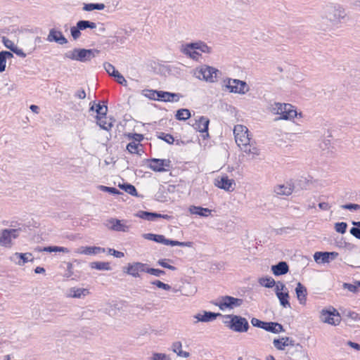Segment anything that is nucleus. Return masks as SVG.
Returning a JSON list of instances; mask_svg holds the SVG:
<instances>
[{
	"label": "nucleus",
	"mask_w": 360,
	"mask_h": 360,
	"mask_svg": "<svg viewBox=\"0 0 360 360\" xmlns=\"http://www.w3.org/2000/svg\"><path fill=\"white\" fill-rule=\"evenodd\" d=\"M248 132V129L245 126L236 125L233 129L236 143L244 153L252 154L253 157L259 155V149L253 146Z\"/></svg>",
	"instance_id": "nucleus-1"
},
{
	"label": "nucleus",
	"mask_w": 360,
	"mask_h": 360,
	"mask_svg": "<svg viewBox=\"0 0 360 360\" xmlns=\"http://www.w3.org/2000/svg\"><path fill=\"white\" fill-rule=\"evenodd\" d=\"M324 13L326 18L334 25L342 23L349 20L345 8L340 4H328L325 7Z\"/></svg>",
	"instance_id": "nucleus-2"
},
{
	"label": "nucleus",
	"mask_w": 360,
	"mask_h": 360,
	"mask_svg": "<svg viewBox=\"0 0 360 360\" xmlns=\"http://www.w3.org/2000/svg\"><path fill=\"white\" fill-rule=\"evenodd\" d=\"M270 110L273 114L280 115L275 120H292L297 115V112L294 106L289 103H274L270 107Z\"/></svg>",
	"instance_id": "nucleus-3"
},
{
	"label": "nucleus",
	"mask_w": 360,
	"mask_h": 360,
	"mask_svg": "<svg viewBox=\"0 0 360 360\" xmlns=\"http://www.w3.org/2000/svg\"><path fill=\"white\" fill-rule=\"evenodd\" d=\"M226 319H229V321H225L224 323L231 330L238 333L247 332L249 329V323L248 320L238 315L229 314L225 316Z\"/></svg>",
	"instance_id": "nucleus-4"
},
{
	"label": "nucleus",
	"mask_w": 360,
	"mask_h": 360,
	"mask_svg": "<svg viewBox=\"0 0 360 360\" xmlns=\"http://www.w3.org/2000/svg\"><path fill=\"white\" fill-rule=\"evenodd\" d=\"M220 72L219 70L208 65H202L194 72V76L207 82H215Z\"/></svg>",
	"instance_id": "nucleus-5"
},
{
	"label": "nucleus",
	"mask_w": 360,
	"mask_h": 360,
	"mask_svg": "<svg viewBox=\"0 0 360 360\" xmlns=\"http://www.w3.org/2000/svg\"><path fill=\"white\" fill-rule=\"evenodd\" d=\"M229 92L239 94H245L249 91L247 83L236 79L227 78L224 80V85Z\"/></svg>",
	"instance_id": "nucleus-6"
},
{
	"label": "nucleus",
	"mask_w": 360,
	"mask_h": 360,
	"mask_svg": "<svg viewBox=\"0 0 360 360\" xmlns=\"http://www.w3.org/2000/svg\"><path fill=\"white\" fill-rule=\"evenodd\" d=\"M243 302L242 299L226 295L219 297L213 304L217 306L221 311H225L226 309L231 310L240 307L242 305Z\"/></svg>",
	"instance_id": "nucleus-7"
},
{
	"label": "nucleus",
	"mask_w": 360,
	"mask_h": 360,
	"mask_svg": "<svg viewBox=\"0 0 360 360\" xmlns=\"http://www.w3.org/2000/svg\"><path fill=\"white\" fill-rule=\"evenodd\" d=\"M143 238L147 240H153L159 243H162L166 245L171 246H180V247H191L192 245L191 242H179L177 240H173L165 238L163 235H158L153 233H145Z\"/></svg>",
	"instance_id": "nucleus-8"
},
{
	"label": "nucleus",
	"mask_w": 360,
	"mask_h": 360,
	"mask_svg": "<svg viewBox=\"0 0 360 360\" xmlns=\"http://www.w3.org/2000/svg\"><path fill=\"white\" fill-rule=\"evenodd\" d=\"M20 229H4L0 231V246L11 248L13 246V240L19 236Z\"/></svg>",
	"instance_id": "nucleus-9"
},
{
	"label": "nucleus",
	"mask_w": 360,
	"mask_h": 360,
	"mask_svg": "<svg viewBox=\"0 0 360 360\" xmlns=\"http://www.w3.org/2000/svg\"><path fill=\"white\" fill-rule=\"evenodd\" d=\"M292 340L288 337L281 338L279 339H274V345L278 349H284L285 346L290 347L288 349V353L293 354L294 352L302 354V347L297 344L295 345L292 344Z\"/></svg>",
	"instance_id": "nucleus-10"
},
{
	"label": "nucleus",
	"mask_w": 360,
	"mask_h": 360,
	"mask_svg": "<svg viewBox=\"0 0 360 360\" xmlns=\"http://www.w3.org/2000/svg\"><path fill=\"white\" fill-rule=\"evenodd\" d=\"M146 162H148V167L154 172H163L168 170L170 167L171 161L169 159H158L151 158L147 159Z\"/></svg>",
	"instance_id": "nucleus-11"
},
{
	"label": "nucleus",
	"mask_w": 360,
	"mask_h": 360,
	"mask_svg": "<svg viewBox=\"0 0 360 360\" xmlns=\"http://www.w3.org/2000/svg\"><path fill=\"white\" fill-rule=\"evenodd\" d=\"M147 264L141 262L129 263L123 269V271L134 278L140 277V273L146 272L147 269Z\"/></svg>",
	"instance_id": "nucleus-12"
},
{
	"label": "nucleus",
	"mask_w": 360,
	"mask_h": 360,
	"mask_svg": "<svg viewBox=\"0 0 360 360\" xmlns=\"http://www.w3.org/2000/svg\"><path fill=\"white\" fill-rule=\"evenodd\" d=\"M104 225L110 230L115 231L128 232L129 226L126 224L123 220H120L115 218H110L107 219Z\"/></svg>",
	"instance_id": "nucleus-13"
},
{
	"label": "nucleus",
	"mask_w": 360,
	"mask_h": 360,
	"mask_svg": "<svg viewBox=\"0 0 360 360\" xmlns=\"http://www.w3.org/2000/svg\"><path fill=\"white\" fill-rule=\"evenodd\" d=\"M320 318L323 322L334 326L339 324L340 322V316L335 309L333 311L323 309Z\"/></svg>",
	"instance_id": "nucleus-14"
},
{
	"label": "nucleus",
	"mask_w": 360,
	"mask_h": 360,
	"mask_svg": "<svg viewBox=\"0 0 360 360\" xmlns=\"http://www.w3.org/2000/svg\"><path fill=\"white\" fill-rule=\"evenodd\" d=\"M210 124V120L208 118L201 116L199 117L198 120H196L195 122L192 124L193 128L201 133H205V134L203 135V138H207L209 137V133H208V126Z\"/></svg>",
	"instance_id": "nucleus-15"
},
{
	"label": "nucleus",
	"mask_w": 360,
	"mask_h": 360,
	"mask_svg": "<svg viewBox=\"0 0 360 360\" xmlns=\"http://www.w3.org/2000/svg\"><path fill=\"white\" fill-rule=\"evenodd\" d=\"M100 53V51L97 49H78V61L80 62H87L91 60L92 58H95Z\"/></svg>",
	"instance_id": "nucleus-16"
},
{
	"label": "nucleus",
	"mask_w": 360,
	"mask_h": 360,
	"mask_svg": "<svg viewBox=\"0 0 360 360\" xmlns=\"http://www.w3.org/2000/svg\"><path fill=\"white\" fill-rule=\"evenodd\" d=\"M236 184L233 179H230L227 176H222L219 179H216L215 186L226 191H233Z\"/></svg>",
	"instance_id": "nucleus-17"
},
{
	"label": "nucleus",
	"mask_w": 360,
	"mask_h": 360,
	"mask_svg": "<svg viewBox=\"0 0 360 360\" xmlns=\"http://www.w3.org/2000/svg\"><path fill=\"white\" fill-rule=\"evenodd\" d=\"M338 256V253L336 252H316L314 258L317 262L321 259L322 263H328L330 260L335 259Z\"/></svg>",
	"instance_id": "nucleus-18"
},
{
	"label": "nucleus",
	"mask_w": 360,
	"mask_h": 360,
	"mask_svg": "<svg viewBox=\"0 0 360 360\" xmlns=\"http://www.w3.org/2000/svg\"><path fill=\"white\" fill-rule=\"evenodd\" d=\"M47 40L50 42L55 41L59 44H65L68 43L67 39L63 36L60 31L54 28L51 29L47 37Z\"/></svg>",
	"instance_id": "nucleus-19"
},
{
	"label": "nucleus",
	"mask_w": 360,
	"mask_h": 360,
	"mask_svg": "<svg viewBox=\"0 0 360 360\" xmlns=\"http://www.w3.org/2000/svg\"><path fill=\"white\" fill-rule=\"evenodd\" d=\"M180 96L178 94L160 91L157 93V99L165 102H174L179 100Z\"/></svg>",
	"instance_id": "nucleus-20"
},
{
	"label": "nucleus",
	"mask_w": 360,
	"mask_h": 360,
	"mask_svg": "<svg viewBox=\"0 0 360 360\" xmlns=\"http://www.w3.org/2000/svg\"><path fill=\"white\" fill-rule=\"evenodd\" d=\"M221 316V314L219 313L204 311L203 314H197L193 317L197 319V322H210L214 321L217 316Z\"/></svg>",
	"instance_id": "nucleus-21"
},
{
	"label": "nucleus",
	"mask_w": 360,
	"mask_h": 360,
	"mask_svg": "<svg viewBox=\"0 0 360 360\" xmlns=\"http://www.w3.org/2000/svg\"><path fill=\"white\" fill-rule=\"evenodd\" d=\"M191 43L186 44L181 46V51L184 54L188 56L189 58L193 60H198L200 56V54L196 51L195 48H191Z\"/></svg>",
	"instance_id": "nucleus-22"
},
{
	"label": "nucleus",
	"mask_w": 360,
	"mask_h": 360,
	"mask_svg": "<svg viewBox=\"0 0 360 360\" xmlns=\"http://www.w3.org/2000/svg\"><path fill=\"white\" fill-rule=\"evenodd\" d=\"M271 271L275 276H281L288 272L289 267L285 262H279L277 264L271 266Z\"/></svg>",
	"instance_id": "nucleus-23"
},
{
	"label": "nucleus",
	"mask_w": 360,
	"mask_h": 360,
	"mask_svg": "<svg viewBox=\"0 0 360 360\" xmlns=\"http://www.w3.org/2000/svg\"><path fill=\"white\" fill-rule=\"evenodd\" d=\"M294 189V186L289 183L283 185H278L274 188V192L279 195H289Z\"/></svg>",
	"instance_id": "nucleus-24"
},
{
	"label": "nucleus",
	"mask_w": 360,
	"mask_h": 360,
	"mask_svg": "<svg viewBox=\"0 0 360 360\" xmlns=\"http://www.w3.org/2000/svg\"><path fill=\"white\" fill-rule=\"evenodd\" d=\"M295 292L300 303L305 304L307 295V288L300 282L297 284Z\"/></svg>",
	"instance_id": "nucleus-25"
},
{
	"label": "nucleus",
	"mask_w": 360,
	"mask_h": 360,
	"mask_svg": "<svg viewBox=\"0 0 360 360\" xmlns=\"http://www.w3.org/2000/svg\"><path fill=\"white\" fill-rule=\"evenodd\" d=\"M189 212L192 214L207 217L211 214L212 210L208 208H203L200 206L191 205L189 207Z\"/></svg>",
	"instance_id": "nucleus-26"
},
{
	"label": "nucleus",
	"mask_w": 360,
	"mask_h": 360,
	"mask_svg": "<svg viewBox=\"0 0 360 360\" xmlns=\"http://www.w3.org/2000/svg\"><path fill=\"white\" fill-rule=\"evenodd\" d=\"M263 329L273 333L284 331L283 326L276 322H265Z\"/></svg>",
	"instance_id": "nucleus-27"
},
{
	"label": "nucleus",
	"mask_w": 360,
	"mask_h": 360,
	"mask_svg": "<svg viewBox=\"0 0 360 360\" xmlns=\"http://www.w3.org/2000/svg\"><path fill=\"white\" fill-rule=\"evenodd\" d=\"M89 294V290L86 288H72L69 290L68 296L75 298H81Z\"/></svg>",
	"instance_id": "nucleus-28"
},
{
	"label": "nucleus",
	"mask_w": 360,
	"mask_h": 360,
	"mask_svg": "<svg viewBox=\"0 0 360 360\" xmlns=\"http://www.w3.org/2000/svg\"><path fill=\"white\" fill-rule=\"evenodd\" d=\"M191 48H195L197 50H200L202 53H210L212 51L211 47L208 46L207 44L202 41H198L192 42L190 46Z\"/></svg>",
	"instance_id": "nucleus-29"
},
{
	"label": "nucleus",
	"mask_w": 360,
	"mask_h": 360,
	"mask_svg": "<svg viewBox=\"0 0 360 360\" xmlns=\"http://www.w3.org/2000/svg\"><path fill=\"white\" fill-rule=\"evenodd\" d=\"M172 351L175 352L179 356L183 358L189 357V352H184L181 349L182 345L181 342H175L172 344Z\"/></svg>",
	"instance_id": "nucleus-30"
},
{
	"label": "nucleus",
	"mask_w": 360,
	"mask_h": 360,
	"mask_svg": "<svg viewBox=\"0 0 360 360\" xmlns=\"http://www.w3.org/2000/svg\"><path fill=\"white\" fill-rule=\"evenodd\" d=\"M15 257H19V261L17 262V264L18 265H23L26 262L31 261H33L32 255L30 252L26 253H15Z\"/></svg>",
	"instance_id": "nucleus-31"
},
{
	"label": "nucleus",
	"mask_w": 360,
	"mask_h": 360,
	"mask_svg": "<svg viewBox=\"0 0 360 360\" xmlns=\"http://www.w3.org/2000/svg\"><path fill=\"white\" fill-rule=\"evenodd\" d=\"M276 295L278 298L280 304L282 307H283L284 308L290 307V304L288 300V291H284L283 292H278Z\"/></svg>",
	"instance_id": "nucleus-32"
},
{
	"label": "nucleus",
	"mask_w": 360,
	"mask_h": 360,
	"mask_svg": "<svg viewBox=\"0 0 360 360\" xmlns=\"http://www.w3.org/2000/svg\"><path fill=\"white\" fill-rule=\"evenodd\" d=\"M137 216L147 221H155L158 218V217L161 216V214L150 212L146 211H141L138 213Z\"/></svg>",
	"instance_id": "nucleus-33"
},
{
	"label": "nucleus",
	"mask_w": 360,
	"mask_h": 360,
	"mask_svg": "<svg viewBox=\"0 0 360 360\" xmlns=\"http://www.w3.org/2000/svg\"><path fill=\"white\" fill-rule=\"evenodd\" d=\"M91 269H95L100 271H110L111 267L109 262H94L90 264Z\"/></svg>",
	"instance_id": "nucleus-34"
},
{
	"label": "nucleus",
	"mask_w": 360,
	"mask_h": 360,
	"mask_svg": "<svg viewBox=\"0 0 360 360\" xmlns=\"http://www.w3.org/2000/svg\"><path fill=\"white\" fill-rule=\"evenodd\" d=\"M97 124L99 127L106 131H109L112 127V124L110 122L105 120V116L99 117L96 116Z\"/></svg>",
	"instance_id": "nucleus-35"
},
{
	"label": "nucleus",
	"mask_w": 360,
	"mask_h": 360,
	"mask_svg": "<svg viewBox=\"0 0 360 360\" xmlns=\"http://www.w3.org/2000/svg\"><path fill=\"white\" fill-rule=\"evenodd\" d=\"M258 283L262 286H264V287L268 288H273L276 284L274 279L272 278L271 277L260 278L258 280Z\"/></svg>",
	"instance_id": "nucleus-36"
},
{
	"label": "nucleus",
	"mask_w": 360,
	"mask_h": 360,
	"mask_svg": "<svg viewBox=\"0 0 360 360\" xmlns=\"http://www.w3.org/2000/svg\"><path fill=\"white\" fill-rule=\"evenodd\" d=\"M175 116L179 120H186L191 117V112L186 108L179 109L176 111Z\"/></svg>",
	"instance_id": "nucleus-37"
},
{
	"label": "nucleus",
	"mask_w": 360,
	"mask_h": 360,
	"mask_svg": "<svg viewBox=\"0 0 360 360\" xmlns=\"http://www.w3.org/2000/svg\"><path fill=\"white\" fill-rule=\"evenodd\" d=\"M105 5L103 4H86L84 5L83 9L86 11H91L93 10H103L105 8Z\"/></svg>",
	"instance_id": "nucleus-38"
},
{
	"label": "nucleus",
	"mask_w": 360,
	"mask_h": 360,
	"mask_svg": "<svg viewBox=\"0 0 360 360\" xmlns=\"http://www.w3.org/2000/svg\"><path fill=\"white\" fill-rule=\"evenodd\" d=\"M105 252V249L96 246H87L86 255H98Z\"/></svg>",
	"instance_id": "nucleus-39"
},
{
	"label": "nucleus",
	"mask_w": 360,
	"mask_h": 360,
	"mask_svg": "<svg viewBox=\"0 0 360 360\" xmlns=\"http://www.w3.org/2000/svg\"><path fill=\"white\" fill-rule=\"evenodd\" d=\"M120 187L123 189L125 192L128 193L129 194L136 196L137 195V191L136 188L129 184H124L123 185H120Z\"/></svg>",
	"instance_id": "nucleus-40"
},
{
	"label": "nucleus",
	"mask_w": 360,
	"mask_h": 360,
	"mask_svg": "<svg viewBox=\"0 0 360 360\" xmlns=\"http://www.w3.org/2000/svg\"><path fill=\"white\" fill-rule=\"evenodd\" d=\"M125 136L129 140H132V141H135V143H139L143 139V136L142 134L136 133H128L125 134Z\"/></svg>",
	"instance_id": "nucleus-41"
},
{
	"label": "nucleus",
	"mask_w": 360,
	"mask_h": 360,
	"mask_svg": "<svg viewBox=\"0 0 360 360\" xmlns=\"http://www.w3.org/2000/svg\"><path fill=\"white\" fill-rule=\"evenodd\" d=\"M146 273L157 277H160L165 274V271L159 269L150 268L147 266Z\"/></svg>",
	"instance_id": "nucleus-42"
},
{
	"label": "nucleus",
	"mask_w": 360,
	"mask_h": 360,
	"mask_svg": "<svg viewBox=\"0 0 360 360\" xmlns=\"http://www.w3.org/2000/svg\"><path fill=\"white\" fill-rule=\"evenodd\" d=\"M139 146H141L140 143H135V141H131L127 144V150L132 154L139 153L138 148Z\"/></svg>",
	"instance_id": "nucleus-43"
},
{
	"label": "nucleus",
	"mask_w": 360,
	"mask_h": 360,
	"mask_svg": "<svg viewBox=\"0 0 360 360\" xmlns=\"http://www.w3.org/2000/svg\"><path fill=\"white\" fill-rule=\"evenodd\" d=\"M95 110L97 113V116H105L108 112V107L107 105H101V104L98 103L96 105Z\"/></svg>",
	"instance_id": "nucleus-44"
},
{
	"label": "nucleus",
	"mask_w": 360,
	"mask_h": 360,
	"mask_svg": "<svg viewBox=\"0 0 360 360\" xmlns=\"http://www.w3.org/2000/svg\"><path fill=\"white\" fill-rule=\"evenodd\" d=\"M150 283L165 290H170L172 289V287L169 284L165 283L159 280L151 281Z\"/></svg>",
	"instance_id": "nucleus-45"
},
{
	"label": "nucleus",
	"mask_w": 360,
	"mask_h": 360,
	"mask_svg": "<svg viewBox=\"0 0 360 360\" xmlns=\"http://www.w3.org/2000/svg\"><path fill=\"white\" fill-rule=\"evenodd\" d=\"M117 309H119L117 307V304L110 303L108 305L105 310L110 316H115L116 314Z\"/></svg>",
	"instance_id": "nucleus-46"
},
{
	"label": "nucleus",
	"mask_w": 360,
	"mask_h": 360,
	"mask_svg": "<svg viewBox=\"0 0 360 360\" xmlns=\"http://www.w3.org/2000/svg\"><path fill=\"white\" fill-rule=\"evenodd\" d=\"M347 224L345 222H338L335 224V229L340 233H345L346 232Z\"/></svg>",
	"instance_id": "nucleus-47"
},
{
	"label": "nucleus",
	"mask_w": 360,
	"mask_h": 360,
	"mask_svg": "<svg viewBox=\"0 0 360 360\" xmlns=\"http://www.w3.org/2000/svg\"><path fill=\"white\" fill-rule=\"evenodd\" d=\"M103 67H104L105 70H106V72L111 77H112L115 74L116 72H118L117 70H116L115 66L112 65L110 63H107V62L104 63H103Z\"/></svg>",
	"instance_id": "nucleus-48"
},
{
	"label": "nucleus",
	"mask_w": 360,
	"mask_h": 360,
	"mask_svg": "<svg viewBox=\"0 0 360 360\" xmlns=\"http://www.w3.org/2000/svg\"><path fill=\"white\" fill-rule=\"evenodd\" d=\"M158 138L164 140L167 143L172 144L174 141V137L169 134L160 133Z\"/></svg>",
	"instance_id": "nucleus-49"
},
{
	"label": "nucleus",
	"mask_w": 360,
	"mask_h": 360,
	"mask_svg": "<svg viewBox=\"0 0 360 360\" xmlns=\"http://www.w3.org/2000/svg\"><path fill=\"white\" fill-rule=\"evenodd\" d=\"M112 77L115 79L116 82L118 84H122L123 86H127V80L119 72H116L115 74Z\"/></svg>",
	"instance_id": "nucleus-50"
},
{
	"label": "nucleus",
	"mask_w": 360,
	"mask_h": 360,
	"mask_svg": "<svg viewBox=\"0 0 360 360\" xmlns=\"http://www.w3.org/2000/svg\"><path fill=\"white\" fill-rule=\"evenodd\" d=\"M99 189L102 191L108 192L111 194H118L120 191L114 187H108L105 186H99Z\"/></svg>",
	"instance_id": "nucleus-51"
},
{
	"label": "nucleus",
	"mask_w": 360,
	"mask_h": 360,
	"mask_svg": "<svg viewBox=\"0 0 360 360\" xmlns=\"http://www.w3.org/2000/svg\"><path fill=\"white\" fill-rule=\"evenodd\" d=\"M2 43L7 49H10L11 51H12L15 46L14 42L6 37H2Z\"/></svg>",
	"instance_id": "nucleus-52"
},
{
	"label": "nucleus",
	"mask_w": 360,
	"mask_h": 360,
	"mask_svg": "<svg viewBox=\"0 0 360 360\" xmlns=\"http://www.w3.org/2000/svg\"><path fill=\"white\" fill-rule=\"evenodd\" d=\"M79 49H75L72 51H68L65 53V57L72 60H78L77 53Z\"/></svg>",
	"instance_id": "nucleus-53"
},
{
	"label": "nucleus",
	"mask_w": 360,
	"mask_h": 360,
	"mask_svg": "<svg viewBox=\"0 0 360 360\" xmlns=\"http://www.w3.org/2000/svg\"><path fill=\"white\" fill-rule=\"evenodd\" d=\"M345 316L354 321H360V316L354 311H348L345 312Z\"/></svg>",
	"instance_id": "nucleus-54"
},
{
	"label": "nucleus",
	"mask_w": 360,
	"mask_h": 360,
	"mask_svg": "<svg viewBox=\"0 0 360 360\" xmlns=\"http://www.w3.org/2000/svg\"><path fill=\"white\" fill-rule=\"evenodd\" d=\"M80 30H81L78 28L77 25H76L75 27H72L70 28L71 35L75 40L77 39L80 37Z\"/></svg>",
	"instance_id": "nucleus-55"
},
{
	"label": "nucleus",
	"mask_w": 360,
	"mask_h": 360,
	"mask_svg": "<svg viewBox=\"0 0 360 360\" xmlns=\"http://www.w3.org/2000/svg\"><path fill=\"white\" fill-rule=\"evenodd\" d=\"M275 292L276 294L278 292H283L284 291H288L285 287V285L281 282L278 281L276 284Z\"/></svg>",
	"instance_id": "nucleus-56"
},
{
	"label": "nucleus",
	"mask_w": 360,
	"mask_h": 360,
	"mask_svg": "<svg viewBox=\"0 0 360 360\" xmlns=\"http://www.w3.org/2000/svg\"><path fill=\"white\" fill-rule=\"evenodd\" d=\"M343 288L352 292H356L358 291V285H356V283H354V284L344 283Z\"/></svg>",
	"instance_id": "nucleus-57"
},
{
	"label": "nucleus",
	"mask_w": 360,
	"mask_h": 360,
	"mask_svg": "<svg viewBox=\"0 0 360 360\" xmlns=\"http://www.w3.org/2000/svg\"><path fill=\"white\" fill-rule=\"evenodd\" d=\"M158 264L159 265H160L161 266L164 267V268H166V269H170V270H172V271L176 270V267L175 266H172V265H170V264L167 263V259H159L158 261Z\"/></svg>",
	"instance_id": "nucleus-58"
},
{
	"label": "nucleus",
	"mask_w": 360,
	"mask_h": 360,
	"mask_svg": "<svg viewBox=\"0 0 360 360\" xmlns=\"http://www.w3.org/2000/svg\"><path fill=\"white\" fill-rule=\"evenodd\" d=\"M341 207L345 210H360V205L358 204H353V203H349L341 205Z\"/></svg>",
	"instance_id": "nucleus-59"
},
{
	"label": "nucleus",
	"mask_w": 360,
	"mask_h": 360,
	"mask_svg": "<svg viewBox=\"0 0 360 360\" xmlns=\"http://www.w3.org/2000/svg\"><path fill=\"white\" fill-rule=\"evenodd\" d=\"M108 253L109 255H113L114 257H115L117 258H122L124 256V255L122 252H120V251L115 250L112 248L108 249Z\"/></svg>",
	"instance_id": "nucleus-60"
},
{
	"label": "nucleus",
	"mask_w": 360,
	"mask_h": 360,
	"mask_svg": "<svg viewBox=\"0 0 360 360\" xmlns=\"http://www.w3.org/2000/svg\"><path fill=\"white\" fill-rule=\"evenodd\" d=\"M264 321H260L258 319H256V318H252L251 319V323L253 326L255 327H257V328H264Z\"/></svg>",
	"instance_id": "nucleus-61"
},
{
	"label": "nucleus",
	"mask_w": 360,
	"mask_h": 360,
	"mask_svg": "<svg viewBox=\"0 0 360 360\" xmlns=\"http://www.w3.org/2000/svg\"><path fill=\"white\" fill-rule=\"evenodd\" d=\"M167 356L163 353H154L151 360H168Z\"/></svg>",
	"instance_id": "nucleus-62"
},
{
	"label": "nucleus",
	"mask_w": 360,
	"mask_h": 360,
	"mask_svg": "<svg viewBox=\"0 0 360 360\" xmlns=\"http://www.w3.org/2000/svg\"><path fill=\"white\" fill-rule=\"evenodd\" d=\"M349 232L356 238L360 240V228H358L357 226L352 227Z\"/></svg>",
	"instance_id": "nucleus-63"
},
{
	"label": "nucleus",
	"mask_w": 360,
	"mask_h": 360,
	"mask_svg": "<svg viewBox=\"0 0 360 360\" xmlns=\"http://www.w3.org/2000/svg\"><path fill=\"white\" fill-rule=\"evenodd\" d=\"M78 28L81 30H84L89 28V20H79L77 22Z\"/></svg>",
	"instance_id": "nucleus-64"
}]
</instances>
